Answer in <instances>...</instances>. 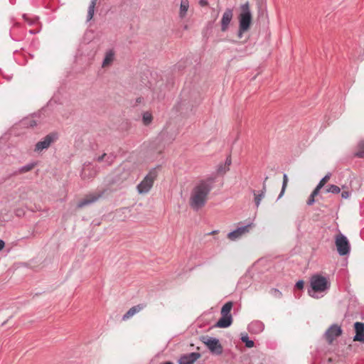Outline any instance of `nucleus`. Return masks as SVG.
Wrapping results in <instances>:
<instances>
[{
	"label": "nucleus",
	"instance_id": "f257e3e1",
	"mask_svg": "<svg viewBox=\"0 0 364 364\" xmlns=\"http://www.w3.org/2000/svg\"><path fill=\"white\" fill-rule=\"evenodd\" d=\"M215 177L210 176L199 181L191 191L189 199L190 206L194 210L203 207L208 200V196L213 188Z\"/></svg>",
	"mask_w": 364,
	"mask_h": 364
},
{
	"label": "nucleus",
	"instance_id": "f03ea898",
	"mask_svg": "<svg viewBox=\"0 0 364 364\" xmlns=\"http://www.w3.org/2000/svg\"><path fill=\"white\" fill-rule=\"evenodd\" d=\"M311 289H309V294L315 299L323 296L331 287L330 281L325 277L316 274L311 278Z\"/></svg>",
	"mask_w": 364,
	"mask_h": 364
},
{
	"label": "nucleus",
	"instance_id": "7ed1b4c3",
	"mask_svg": "<svg viewBox=\"0 0 364 364\" xmlns=\"http://www.w3.org/2000/svg\"><path fill=\"white\" fill-rule=\"evenodd\" d=\"M158 175L156 168H152L144 179L137 185L136 189L139 194L147 193L153 186Z\"/></svg>",
	"mask_w": 364,
	"mask_h": 364
},
{
	"label": "nucleus",
	"instance_id": "20e7f679",
	"mask_svg": "<svg viewBox=\"0 0 364 364\" xmlns=\"http://www.w3.org/2000/svg\"><path fill=\"white\" fill-rule=\"evenodd\" d=\"M233 304L232 301L226 302L221 309V317L216 323V326L218 328H228L232 322V315L230 311L232 310Z\"/></svg>",
	"mask_w": 364,
	"mask_h": 364
},
{
	"label": "nucleus",
	"instance_id": "39448f33",
	"mask_svg": "<svg viewBox=\"0 0 364 364\" xmlns=\"http://www.w3.org/2000/svg\"><path fill=\"white\" fill-rule=\"evenodd\" d=\"M239 27L241 31H247L252 23V14L250 10L249 4L246 3L241 6V13L239 15Z\"/></svg>",
	"mask_w": 364,
	"mask_h": 364
},
{
	"label": "nucleus",
	"instance_id": "423d86ee",
	"mask_svg": "<svg viewBox=\"0 0 364 364\" xmlns=\"http://www.w3.org/2000/svg\"><path fill=\"white\" fill-rule=\"evenodd\" d=\"M200 341L213 355H220L223 353V348L218 338L206 336L200 337Z\"/></svg>",
	"mask_w": 364,
	"mask_h": 364
},
{
	"label": "nucleus",
	"instance_id": "0eeeda50",
	"mask_svg": "<svg viewBox=\"0 0 364 364\" xmlns=\"http://www.w3.org/2000/svg\"><path fill=\"white\" fill-rule=\"evenodd\" d=\"M335 244L337 251L341 256H344L349 254L350 250V245L348 238L339 232L335 237Z\"/></svg>",
	"mask_w": 364,
	"mask_h": 364
},
{
	"label": "nucleus",
	"instance_id": "6e6552de",
	"mask_svg": "<svg viewBox=\"0 0 364 364\" xmlns=\"http://www.w3.org/2000/svg\"><path fill=\"white\" fill-rule=\"evenodd\" d=\"M58 135L55 133H50L43 137L41 141L36 143L34 151L36 152H41L42 151L49 148L50 144L56 141Z\"/></svg>",
	"mask_w": 364,
	"mask_h": 364
},
{
	"label": "nucleus",
	"instance_id": "1a4fd4ad",
	"mask_svg": "<svg viewBox=\"0 0 364 364\" xmlns=\"http://www.w3.org/2000/svg\"><path fill=\"white\" fill-rule=\"evenodd\" d=\"M104 194V191H98L95 193H92L87 195L84 198H82L77 203V206L79 208H83L85 206L89 205L92 203H94L97 200H98Z\"/></svg>",
	"mask_w": 364,
	"mask_h": 364
},
{
	"label": "nucleus",
	"instance_id": "9d476101",
	"mask_svg": "<svg viewBox=\"0 0 364 364\" xmlns=\"http://www.w3.org/2000/svg\"><path fill=\"white\" fill-rule=\"evenodd\" d=\"M342 333L341 328L336 325H331L326 331L325 337L329 343H331L335 338L340 336Z\"/></svg>",
	"mask_w": 364,
	"mask_h": 364
},
{
	"label": "nucleus",
	"instance_id": "9b49d317",
	"mask_svg": "<svg viewBox=\"0 0 364 364\" xmlns=\"http://www.w3.org/2000/svg\"><path fill=\"white\" fill-rule=\"evenodd\" d=\"M251 227V224L239 227L236 230L229 232L228 234V237L232 240L235 241L239 238H240L242 235L247 233L250 231V228Z\"/></svg>",
	"mask_w": 364,
	"mask_h": 364
},
{
	"label": "nucleus",
	"instance_id": "f8f14e48",
	"mask_svg": "<svg viewBox=\"0 0 364 364\" xmlns=\"http://www.w3.org/2000/svg\"><path fill=\"white\" fill-rule=\"evenodd\" d=\"M233 11L231 9H227L223 14L221 18V31L225 32L229 27V25L232 19Z\"/></svg>",
	"mask_w": 364,
	"mask_h": 364
},
{
	"label": "nucleus",
	"instance_id": "ddd939ff",
	"mask_svg": "<svg viewBox=\"0 0 364 364\" xmlns=\"http://www.w3.org/2000/svg\"><path fill=\"white\" fill-rule=\"evenodd\" d=\"M200 356V353L196 352L183 354L180 357L178 364H193Z\"/></svg>",
	"mask_w": 364,
	"mask_h": 364
},
{
	"label": "nucleus",
	"instance_id": "4468645a",
	"mask_svg": "<svg viewBox=\"0 0 364 364\" xmlns=\"http://www.w3.org/2000/svg\"><path fill=\"white\" fill-rule=\"evenodd\" d=\"M96 174V170L89 163L85 164L81 171L80 176L83 180H88L93 178Z\"/></svg>",
	"mask_w": 364,
	"mask_h": 364
},
{
	"label": "nucleus",
	"instance_id": "2eb2a0df",
	"mask_svg": "<svg viewBox=\"0 0 364 364\" xmlns=\"http://www.w3.org/2000/svg\"><path fill=\"white\" fill-rule=\"evenodd\" d=\"M355 335L353 337L354 341L364 342V323L355 322L354 323Z\"/></svg>",
	"mask_w": 364,
	"mask_h": 364
},
{
	"label": "nucleus",
	"instance_id": "dca6fc26",
	"mask_svg": "<svg viewBox=\"0 0 364 364\" xmlns=\"http://www.w3.org/2000/svg\"><path fill=\"white\" fill-rule=\"evenodd\" d=\"M247 329L251 333L259 334L264 331V325L260 321H254L248 325Z\"/></svg>",
	"mask_w": 364,
	"mask_h": 364
},
{
	"label": "nucleus",
	"instance_id": "f3484780",
	"mask_svg": "<svg viewBox=\"0 0 364 364\" xmlns=\"http://www.w3.org/2000/svg\"><path fill=\"white\" fill-rule=\"evenodd\" d=\"M146 305L144 304H139L138 305L134 306L132 308H130L125 314L122 316V320L126 321L131 317H132L136 314L141 311L142 309L145 308Z\"/></svg>",
	"mask_w": 364,
	"mask_h": 364
},
{
	"label": "nucleus",
	"instance_id": "a211bd4d",
	"mask_svg": "<svg viewBox=\"0 0 364 364\" xmlns=\"http://www.w3.org/2000/svg\"><path fill=\"white\" fill-rule=\"evenodd\" d=\"M269 178L268 176H266L264 178V180L263 181L262 184V189L261 190V192L259 194H256L255 191H253V193L255 195V202L257 208H258L260 205L261 200L265 196L266 190H267V186H266V181Z\"/></svg>",
	"mask_w": 364,
	"mask_h": 364
},
{
	"label": "nucleus",
	"instance_id": "6ab92c4d",
	"mask_svg": "<svg viewBox=\"0 0 364 364\" xmlns=\"http://www.w3.org/2000/svg\"><path fill=\"white\" fill-rule=\"evenodd\" d=\"M115 156L112 154H103L102 155L96 158L99 162L104 161L106 166H110L114 161Z\"/></svg>",
	"mask_w": 364,
	"mask_h": 364
},
{
	"label": "nucleus",
	"instance_id": "aec40b11",
	"mask_svg": "<svg viewBox=\"0 0 364 364\" xmlns=\"http://www.w3.org/2000/svg\"><path fill=\"white\" fill-rule=\"evenodd\" d=\"M189 9V1L188 0H181L180 4L179 9V17L181 18H184Z\"/></svg>",
	"mask_w": 364,
	"mask_h": 364
},
{
	"label": "nucleus",
	"instance_id": "412c9836",
	"mask_svg": "<svg viewBox=\"0 0 364 364\" xmlns=\"http://www.w3.org/2000/svg\"><path fill=\"white\" fill-rule=\"evenodd\" d=\"M114 59V52L112 50H109L106 52L105 58L102 62V67L105 68L111 65Z\"/></svg>",
	"mask_w": 364,
	"mask_h": 364
},
{
	"label": "nucleus",
	"instance_id": "4be33fe9",
	"mask_svg": "<svg viewBox=\"0 0 364 364\" xmlns=\"http://www.w3.org/2000/svg\"><path fill=\"white\" fill-rule=\"evenodd\" d=\"M36 165V163L32 162L26 164L18 168V170L16 172V173H26L32 170Z\"/></svg>",
	"mask_w": 364,
	"mask_h": 364
},
{
	"label": "nucleus",
	"instance_id": "5701e85b",
	"mask_svg": "<svg viewBox=\"0 0 364 364\" xmlns=\"http://www.w3.org/2000/svg\"><path fill=\"white\" fill-rule=\"evenodd\" d=\"M240 339L243 343H245V346L247 348H252L255 345L254 341L249 339L248 335L246 333H241Z\"/></svg>",
	"mask_w": 364,
	"mask_h": 364
},
{
	"label": "nucleus",
	"instance_id": "b1692460",
	"mask_svg": "<svg viewBox=\"0 0 364 364\" xmlns=\"http://www.w3.org/2000/svg\"><path fill=\"white\" fill-rule=\"evenodd\" d=\"M96 1H97V0L91 1V3L89 6L88 11H87V21H90L93 17Z\"/></svg>",
	"mask_w": 364,
	"mask_h": 364
},
{
	"label": "nucleus",
	"instance_id": "393cba45",
	"mask_svg": "<svg viewBox=\"0 0 364 364\" xmlns=\"http://www.w3.org/2000/svg\"><path fill=\"white\" fill-rule=\"evenodd\" d=\"M142 121L144 124L149 125L152 121V115L149 112H145L142 115Z\"/></svg>",
	"mask_w": 364,
	"mask_h": 364
},
{
	"label": "nucleus",
	"instance_id": "a878e982",
	"mask_svg": "<svg viewBox=\"0 0 364 364\" xmlns=\"http://www.w3.org/2000/svg\"><path fill=\"white\" fill-rule=\"evenodd\" d=\"M287 183H288V178H287V175L286 173L284 174L283 176V183H282V190H281V192L278 196V199H279L280 198L282 197V196L284 195V191H285V189H286V187L287 186Z\"/></svg>",
	"mask_w": 364,
	"mask_h": 364
},
{
	"label": "nucleus",
	"instance_id": "bb28decb",
	"mask_svg": "<svg viewBox=\"0 0 364 364\" xmlns=\"http://www.w3.org/2000/svg\"><path fill=\"white\" fill-rule=\"evenodd\" d=\"M23 125L33 127L37 125V122L32 118L23 119L22 122Z\"/></svg>",
	"mask_w": 364,
	"mask_h": 364
},
{
	"label": "nucleus",
	"instance_id": "cd10ccee",
	"mask_svg": "<svg viewBox=\"0 0 364 364\" xmlns=\"http://www.w3.org/2000/svg\"><path fill=\"white\" fill-rule=\"evenodd\" d=\"M340 188L336 185H330L328 188L326 189L327 193H332L334 194H338L340 193Z\"/></svg>",
	"mask_w": 364,
	"mask_h": 364
},
{
	"label": "nucleus",
	"instance_id": "c85d7f7f",
	"mask_svg": "<svg viewBox=\"0 0 364 364\" xmlns=\"http://www.w3.org/2000/svg\"><path fill=\"white\" fill-rule=\"evenodd\" d=\"M229 170V168H227V165L219 164L217 168V173L218 174H224Z\"/></svg>",
	"mask_w": 364,
	"mask_h": 364
},
{
	"label": "nucleus",
	"instance_id": "c756f323",
	"mask_svg": "<svg viewBox=\"0 0 364 364\" xmlns=\"http://www.w3.org/2000/svg\"><path fill=\"white\" fill-rule=\"evenodd\" d=\"M269 293L276 298H280L282 296V292L277 289H271Z\"/></svg>",
	"mask_w": 364,
	"mask_h": 364
},
{
	"label": "nucleus",
	"instance_id": "7c9ffc66",
	"mask_svg": "<svg viewBox=\"0 0 364 364\" xmlns=\"http://www.w3.org/2000/svg\"><path fill=\"white\" fill-rule=\"evenodd\" d=\"M331 177V173L326 174L318 183V186H320L322 188L324 184L329 180Z\"/></svg>",
	"mask_w": 364,
	"mask_h": 364
},
{
	"label": "nucleus",
	"instance_id": "2f4dec72",
	"mask_svg": "<svg viewBox=\"0 0 364 364\" xmlns=\"http://www.w3.org/2000/svg\"><path fill=\"white\" fill-rule=\"evenodd\" d=\"M350 193L348 191H344L341 193L342 198L347 199L350 197Z\"/></svg>",
	"mask_w": 364,
	"mask_h": 364
},
{
	"label": "nucleus",
	"instance_id": "473e14b6",
	"mask_svg": "<svg viewBox=\"0 0 364 364\" xmlns=\"http://www.w3.org/2000/svg\"><path fill=\"white\" fill-rule=\"evenodd\" d=\"M321 188V186L317 185L316 187L315 188V189L311 193V195L313 196H316L318 194Z\"/></svg>",
	"mask_w": 364,
	"mask_h": 364
},
{
	"label": "nucleus",
	"instance_id": "72a5a7b5",
	"mask_svg": "<svg viewBox=\"0 0 364 364\" xmlns=\"http://www.w3.org/2000/svg\"><path fill=\"white\" fill-rule=\"evenodd\" d=\"M304 282L302 280H299L296 283L295 287L301 289L304 287Z\"/></svg>",
	"mask_w": 364,
	"mask_h": 364
},
{
	"label": "nucleus",
	"instance_id": "f704fd0d",
	"mask_svg": "<svg viewBox=\"0 0 364 364\" xmlns=\"http://www.w3.org/2000/svg\"><path fill=\"white\" fill-rule=\"evenodd\" d=\"M314 198L315 196H313L311 194L310 195L308 200H307V205H311L312 204H314L315 200H314Z\"/></svg>",
	"mask_w": 364,
	"mask_h": 364
},
{
	"label": "nucleus",
	"instance_id": "c9c22d12",
	"mask_svg": "<svg viewBox=\"0 0 364 364\" xmlns=\"http://www.w3.org/2000/svg\"><path fill=\"white\" fill-rule=\"evenodd\" d=\"M199 4L201 6H205L208 4V0H200L199 1Z\"/></svg>",
	"mask_w": 364,
	"mask_h": 364
},
{
	"label": "nucleus",
	"instance_id": "e433bc0d",
	"mask_svg": "<svg viewBox=\"0 0 364 364\" xmlns=\"http://www.w3.org/2000/svg\"><path fill=\"white\" fill-rule=\"evenodd\" d=\"M230 164H231V159H230V157H228L225 160V163L224 164V165H227V168H229Z\"/></svg>",
	"mask_w": 364,
	"mask_h": 364
},
{
	"label": "nucleus",
	"instance_id": "4c0bfd02",
	"mask_svg": "<svg viewBox=\"0 0 364 364\" xmlns=\"http://www.w3.org/2000/svg\"><path fill=\"white\" fill-rule=\"evenodd\" d=\"M23 17L25 19V21H26L30 25L33 24L35 23V21H29L26 14H23Z\"/></svg>",
	"mask_w": 364,
	"mask_h": 364
},
{
	"label": "nucleus",
	"instance_id": "58836bf2",
	"mask_svg": "<svg viewBox=\"0 0 364 364\" xmlns=\"http://www.w3.org/2000/svg\"><path fill=\"white\" fill-rule=\"evenodd\" d=\"M4 245H5L4 241L2 240H0V250H1L4 247Z\"/></svg>",
	"mask_w": 364,
	"mask_h": 364
},
{
	"label": "nucleus",
	"instance_id": "ea45409f",
	"mask_svg": "<svg viewBox=\"0 0 364 364\" xmlns=\"http://www.w3.org/2000/svg\"><path fill=\"white\" fill-rule=\"evenodd\" d=\"M144 99L142 97H138L136 98V104H140L143 102Z\"/></svg>",
	"mask_w": 364,
	"mask_h": 364
},
{
	"label": "nucleus",
	"instance_id": "a19ab883",
	"mask_svg": "<svg viewBox=\"0 0 364 364\" xmlns=\"http://www.w3.org/2000/svg\"><path fill=\"white\" fill-rule=\"evenodd\" d=\"M355 156L359 157V158H362V157H363V152H357L355 154Z\"/></svg>",
	"mask_w": 364,
	"mask_h": 364
},
{
	"label": "nucleus",
	"instance_id": "79ce46f5",
	"mask_svg": "<svg viewBox=\"0 0 364 364\" xmlns=\"http://www.w3.org/2000/svg\"><path fill=\"white\" fill-rule=\"evenodd\" d=\"M244 32H245V31H241L240 28L239 27L238 37H239L240 38H242V34H243V33H244Z\"/></svg>",
	"mask_w": 364,
	"mask_h": 364
},
{
	"label": "nucleus",
	"instance_id": "37998d69",
	"mask_svg": "<svg viewBox=\"0 0 364 364\" xmlns=\"http://www.w3.org/2000/svg\"><path fill=\"white\" fill-rule=\"evenodd\" d=\"M163 364H173L172 362H170V361H168V362H166Z\"/></svg>",
	"mask_w": 364,
	"mask_h": 364
},
{
	"label": "nucleus",
	"instance_id": "c03bdc74",
	"mask_svg": "<svg viewBox=\"0 0 364 364\" xmlns=\"http://www.w3.org/2000/svg\"><path fill=\"white\" fill-rule=\"evenodd\" d=\"M17 213H17V215H20L21 212H19V210H17Z\"/></svg>",
	"mask_w": 364,
	"mask_h": 364
},
{
	"label": "nucleus",
	"instance_id": "a18cd8bd",
	"mask_svg": "<svg viewBox=\"0 0 364 364\" xmlns=\"http://www.w3.org/2000/svg\"><path fill=\"white\" fill-rule=\"evenodd\" d=\"M17 213H17V215H20L21 212H19V210H17Z\"/></svg>",
	"mask_w": 364,
	"mask_h": 364
},
{
	"label": "nucleus",
	"instance_id": "49530a36",
	"mask_svg": "<svg viewBox=\"0 0 364 364\" xmlns=\"http://www.w3.org/2000/svg\"><path fill=\"white\" fill-rule=\"evenodd\" d=\"M17 213H17V215H20L21 212H19V210H17Z\"/></svg>",
	"mask_w": 364,
	"mask_h": 364
},
{
	"label": "nucleus",
	"instance_id": "de8ad7c7",
	"mask_svg": "<svg viewBox=\"0 0 364 364\" xmlns=\"http://www.w3.org/2000/svg\"><path fill=\"white\" fill-rule=\"evenodd\" d=\"M29 32H30L31 33H33V31H31V30Z\"/></svg>",
	"mask_w": 364,
	"mask_h": 364
}]
</instances>
